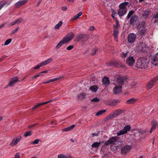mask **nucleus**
Here are the masks:
<instances>
[{
  "label": "nucleus",
  "instance_id": "obj_1",
  "mask_svg": "<svg viewBox=\"0 0 158 158\" xmlns=\"http://www.w3.org/2000/svg\"><path fill=\"white\" fill-rule=\"evenodd\" d=\"M150 50H138V53L141 56H145L139 58L136 62L137 66L139 68L146 69L148 66L149 58L151 56Z\"/></svg>",
  "mask_w": 158,
  "mask_h": 158
},
{
  "label": "nucleus",
  "instance_id": "obj_2",
  "mask_svg": "<svg viewBox=\"0 0 158 158\" xmlns=\"http://www.w3.org/2000/svg\"><path fill=\"white\" fill-rule=\"evenodd\" d=\"M74 36V34L73 32L70 33L64 37L59 42L56 46L57 48H59L64 44L70 41Z\"/></svg>",
  "mask_w": 158,
  "mask_h": 158
},
{
  "label": "nucleus",
  "instance_id": "obj_3",
  "mask_svg": "<svg viewBox=\"0 0 158 158\" xmlns=\"http://www.w3.org/2000/svg\"><path fill=\"white\" fill-rule=\"evenodd\" d=\"M128 4L129 3L128 2H126L119 5V9L118 12V14L120 16H122L126 14L127 10V7Z\"/></svg>",
  "mask_w": 158,
  "mask_h": 158
},
{
  "label": "nucleus",
  "instance_id": "obj_4",
  "mask_svg": "<svg viewBox=\"0 0 158 158\" xmlns=\"http://www.w3.org/2000/svg\"><path fill=\"white\" fill-rule=\"evenodd\" d=\"M145 23L144 22H142L138 26L139 30L137 34L139 35H144L147 31V29L144 27Z\"/></svg>",
  "mask_w": 158,
  "mask_h": 158
},
{
  "label": "nucleus",
  "instance_id": "obj_5",
  "mask_svg": "<svg viewBox=\"0 0 158 158\" xmlns=\"http://www.w3.org/2000/svg\"><path fill=\"white\" fill-rule=\"evenodd\" d=\"M158 81V76L152 78L146 85L147 89L148 90L152 88Z\"/></svg>",
  "mask_w": 158,
  "mask_h": 158
},
{
  "label": "nucleus",
  "instance_id": "obj_6",
  "mask_svg": "<svg viewBox=\"0 0 158 158\" xmlns=\"http://www.w3.org/2000/svg\"><path fill=\"white\" fill-rule=\"evenodd\" d=\"M127 78L126 76H119L117 78L116 81L118 84L122 85L127 82Z\"/></svg>",
  "mask_w": 158,
  "mask_h": 158
},
{
  "label": "nucleus",
  "instance_id": "obj_7",
  "mask_svg": "<svg viewBox=\"0 0 158 158\" xmlns=\"http://www.w3.org/2000/svg\"><path fill=\"white\" fill-rule=\"evenodd\" d=\"M52 58H50L40 63L39 64L37 65L36 66H35L34 68V69H38L40 67L44 65H46L48 63H49L52 61Z\"/></svg>",
  "mask_w": 158,
  "mask_h": 158
},
{
  "label": "nucleus",
  "instance_id": "obj_8",
  "mask_svg": "<svg viewBox=\"0 0 158 158\" xmlns=\"http://www.w3.org/2000/svg\"><path fill=\"white\" fill-rule=\"evenodd\" d=\"M118 139V137H112L105 143V144L106 145H108L109 144H114L117 141Z\"/></svg>",
  "mask_w": 158,
  "mask_h": 158
},
{
  "label": "nucleus",
  "instance_id": "obj_9",
  "mask_svg": "<svg viewBox=\"0 0 158 158\" xmlns=\"http://www.w3.org/2000/svg\"><path fill=\"white\" fill-rule=\"evenodd\" d=\"M130 126L127 125L124 127L123 129L119 131V132L117 133L118 136L120 135L126 134L127 131H129L131 130Z\"/></svg>",
  "mask_w": 158,
  "mask_h": 158
},
{
  "label": "nucleus",
  "instance_id": "obj_10",
  "mask_svg": "<svg viewBox=\"0 0 158 158\" xmlns=\"http://www.w3.org/2000/svg\"><path fill=\"white\" fill-rule=\"evenodd\" d=\"M136 34L134 33L130 34L128 36V41L130 43H133L135 40L136 37Z\"/></svg>",
  "mask_w": 158,
  "mask_h": 158
},
{
  "label": "nucleus",
  "instance_id": "obj_11",
  "mask_svg": "<svg viewBox=\"0 0 158 158\" xmlns=\"http://www.w3.org/2000/svg\"><path fill=\"white\" fill-rule=\"evenodd\" d=\"M21 138L22 137L20 136H18L16 138H14L10 143V145L13 146L16 145L20 141Z\"/></svg>",
  "mask_w": 158,
  "mask_h": 158
},
{
  "label": "nucleus",
  "instance_id": "obj_12",
  "mask_svg": "<svg viewBox=\"0 0 158 158\" xmlns=\"http://www.w3.org/2000/svg\"><path fill=\"white\" fill-rule=\"evenodd\" d=\"M131 147L130 145H125L121 149V153L123 155H126L131 149Z\"/></svg>",
  "mask_w": 158,
  "mask_h": 158
},
{
  "label": "nucleus",
  "instance_id": "obj_13",
  "mask_svg": "<svg viewBox=\"0 0 158 158\" xmlns=\"http://www.w3.org/2000/svg\"><path fill=\"white\" fill-rule=\"evenodd\" d=\"M27 2V0H20L16 2L14 5L16 8H18L22 6L25 4Z\"/></svg>",
  "mask_w": 158,
  "mask_h": 158
},
{
  "label": "nucleus",
  "instance_id": "obj_14",
  "mask_svg": "<svg viewBox=\"0 0 158 158\" xmlns=\"http://www.w3.org/2000/svg\"><path fill=\"white\" fill-rule=\"evenodd\" d=\"M54 101H55L54 99H51V100L49 101H48L45 102H41L39 103H38L37 105H36V106H35L33 107V108H32V110H35V109H36V108L40 107V106L41 105H43L44 104H47L48 103H49V102H53Z\"/></svg>",
  "mask_w": 158,
  "mask_h": 158
},
{
  "label": "nucleus",
  "instance_id": "obj_15",
  "mask_svg": "<svg viewBox=\"0 0 158 158\" xmlns=\"http://www.w3.org/2000/svg\"><path fill=\"white\" fill-rule=\"evenodd\" d=\"M19 81L17 77H13L10 79L8 85L10 86H13L15 84Z\"/></svg>",
  "mask_w": 158,
  "mask_h": 158
},
{
  "label": "nucleus",
  "instance_id": "obj_16",
  "mask_svg": "<svg viewBox=\"0 0 158 158\" xmlns=\"http://www.w3.org/2000/svg\"><path fill=\"white\" fill-rule=\"evenodd\" d=\"M152 63L155 65H158V53H156L152 58Z\"/></svg>",
  "mask_w": 158,
  "mask_h": 158
},
{
  "label": "nucleus",
  "instance_id": "obj_17",
  "mask_svg": "<svg viewBox=\"0 0 158 158\" xmlns=\"http://www.w3.org/2000/svg\"><path fill=\"white\" fill-rule=\"evenodd\" d=\"M135 62V59L133 56H129L126 60L127 64L130 66L133 65Z\"/></svg>",
  "mask_w": 158,
  "mask_h": 158
},
{
  "label": "nucleus",
  "instance_id": "obj_18",
  "mask_svg": "<svg viewBox=\"0 0 158 158\" xmlns=\"http://www.w3.org/2000/svg\"><path fill=\"white\" fill-rule=\"evenodd\" d=\"M152 127L150 131V132L152 133L153 130L156 128V127L158 125L157 122L155 120H153L151 123Z\"/></svg>",
  "mask_w": 158,
  "mask_h": 158
},
{
  "label": "nucleus",
  "instance_id": "obj_19",
  "mask_svg": "<svg viewBox=\"0 0 158 158\" xmlns=\"http://www.w3.org/2000/svg\"><path fill=\"white\" fill-rule=\"evenodd\" d=\"M138 18L136 15H133L130 20V24L133 25L137 21Z\"/></svg>",
  "mask_w": 158,
  "mask_h": 158
},
{
  "label": "nucleus",
  "instance_id": "obj_20",
  "mask_svg": "<svg viewBox=\"0 0 158 158\" xmlns=\"http://www.w3.org/2000/svg\"><path fill=\"white\" fill-rule=\"evenodd\" d=\"M102 82L104 85H108L110 83L109 78L107 77H104L102 79Z\"/></svg>",
  "mask_w": 158,
  "mask_h": 158
},
{
  "label": "nucleus",
  "instance_id": "obj_21",
  "mask_svg": "<svg viewBox=\"0 0 158 158\" xmlns=\"http://www.w3.org/2000/svg\"><path fill=\"white\" fill-rule=\"evenodd\" d=\"M122 87L121 86H116L113 89V92L116 94L119 93L122 89Z\"/></svg>",
  "mask_w": 158,
  "mask_h": 158
},
{
  "label": "nucleus",
  "instance_id": "obj_22",
  "mask_svg": "<svg viewBox=\"0 0 158 158\" xmlns=\"http://www.w3.org/2000/svg\"><path fill=\"white\" fill-rule=\"evenodd\" d=\"M137 101H138V99L134 98H131L127 100L126 102V103L127 104H133Z\"/></svg>",
  "mask_w": 158,
  "mask_h": 158
},
{
  "label": "nucleus",
  "instance_id": "obj_23",
  "mask_svg": "<svg viewBox=\"0 0 158 158\" xmlns=\"http://www.w3.org/2000/svg\"><path fill=\"white\" fill-rule=\"evenodd\" d=\"M136 47L138 48L142 49L146 48V45L144 43L140 42L137 44Z\"/></svg>",
  "mask_w": 158,
  "mask_h": 158
},
{
  "label": "nucleus",
  "instance_id": "obj_24",
  "mask_svg": "<svg viewBox=\"0 0 158 158\" xmlns=\"http://www.w3.org/2000/svg\"><path fill=\"white\" fill-rule=\"evenodd\" d=\"M125 110L122 109H118L114 112V113L116 117L125 112Z\"/></svg>",
  "mask_w": 158,
  "mask_h": 158
},
{
  "label": "nucleus",
  "instance_id": "obj_25",
  "mask_svg": "<svg viewBox=\"0 0 158 158\" xmlns=\"http://www.w3.org/2000/svg\"><path fill=\"white\" fill-rule=\"evenodd\" d=\"M116 116L114 112L113 113H111L109 114L108 116L106 117V120H105V121H106V120H108L110 119H112Z\"/></svg>",
  "mask_w": 158,
  "mask_h": 158
},
{
  "label": "nucleus",
  "instance_id": "obj_26",
  "mask_svg": "<svg viewBox=\"0 0 158 158\" xmlns=\"http://www.w3.org/2000/svg\"><path fill=\"white\" fill-rule=\"evenodd\" d=\"M75 127V125H73L71 126H69L68 127L65 128L64 129H63L62 130L63 131H69L73 129Z\"/></svg>",
  "mask_w": 158,
  "mask_h": 158
},
{
  "label": "nucleus",
  "instance_id": "obj_27",
  "mask_svg": "<svg viewBox=\"0 0 158 158\" xmlns=\"http://www.w3.org/2000/svg\"><path fill=\"white\" fill-rule=\"evenodd\" d=\"M98 88V87L97 85H94L90 87V89L93 92H96Z\"/></svg>",
  "mask_w": 158,
  "mask_h": 158
},
{
  "label": "nucleus",
  "instance_id": "obj_28",
  "mask_svg": "<svg viewBox=\"0 0 158 158\" xmlns=\"http://www.w3.org/2000/svg\"><path fill=\"white\" fill-rule=\"evenodd\" d=\"M77 37L79 39H82L83 38H85V40H88V38L86 37V35H85L84 34H78L77 35Z\"/></svg>",
  "mask_w": 158,
  "mask_h": 158
},
{
  "label": "nucleus",
  "instance_id": "obj_29",
  "mask_svg": "<svg viewBox=\"0 0 158 158\" xmlns=\"http://www.w3.org/2000/svg\"><path fill=\"white\" fill-rule=\"evenodd\" d=\"M85 96V93H80L79 94H78L77 96V98L78 99L81 100L84 98Z\"/></svg>",
  "mask_w": 158,
  "mask_h": 158
},
{
  "label": "nucleus",
  "instance_id": "obj_30",
  "mask_svg": "<svg viewBox=\"0 0 158 158\" xmlns=\"http://www.w3.org/2000/svg\"><path fill=\"white\" fill-rule=\"evenodd\" d=\"M62 23L63 22L61 21H60L58 24L55 26L54 29H59L60 27L62 26Z\"/></svg>",
  "mask_w": 158,
  "mask_h": 158
},
{
  "label": "nucleus",
  "instance_id": "obj_31",
  "mask_svg": "<svg viewBox=\"0 0 158 158\" xmlns=\"http://www.w3.org/2000/svg\"><path fill=\"white\" fill-rule=\"evenodd\" d=\"M101 143L100 142H94L91 145L92 147V148H98V147L100 145Z\"/></svg>",
  "mask_w": 158,
  "mask_h": 158
},
{
  "label": "nucleus",
  "instance_id": "obj_32",
  "mask_svg": "<svg viewBox=\"0 0 158 158\" xmlns=\"http://www.w3.org/2000/svg\"><path fill=\"white\" fill-rule=\"evenodd\" d=\"M106 110H100L96 113V115L97 116H99L104 113L105 112H106Z\"/></svg>",
  "mask_w": 158,
  "mask_h": 158
},
{
  "label": "nucleus",
  "instance_id": "obj_33",
  "mask_svg": "<svg viewBox=\"0 0 158 158\" xmlns=\"http://www.w3.org/2000/svg\"><path fill=\"white\" fill-rule=\"evenodd\" d=\"M119 102V101L118 100H114L111 102L110 105L111 106H115Z\"/></svg>",
  "mask_w": 158,
  "mask_h": 158
},
{
  "label": "nucleus",
  "instance_id": "obj_34",
  "mask_svg": "<svg viewBox=\"0 0 158 158\" xmlns=\"http://www.w3.org/2000/svg\"><path fill=\"white\" fill-rule=\"evenodd\" d=\"M149 14V12L148 11H144L142 13V15L143 17L146 18L148 17Z\"/></svg>",
  "mask_w": 158,
  "mask_h": 158
},
{
  "label": "nucleus",
  "instance_id": "obj_35",
  "mask_svg": "<svg viewBox=\"0 0 158 158\" xmlns=\"http://www.w3.org/2000/svg\"><path fill=\"white\" fill-rule=\"evenodd\" d=\"M119 32L117 29H114L113 30V35L114 36H118Z\"/></svg>",
  "mask_w": 158,
  "mask_h": 158
},
{
  "label": "nucleus",
  "instance_id": "obj_36",
  "mask_svg": "<svg viewBox=\"0 0 158 158\" xmlns=\"http://www.w3.org/2000/svg\"><path fill=\"white\" fill-rule=\"evenodd\" d=\"M134 12L133 10H131V11H130L129 12L128 14L126 17L127 19H129L130 18V17L134 13Z\"/></svg>",
  "mask_w": 158,
  "mask_h": 158
},
{
  "label": "nucleus",
  "instance_id": "obj_37",
  "mask_svg": "<svg viewBox=\"0 0 158 158\" xmlns=\"http://www.w3.org/2000/svg\"><path fill=\"white\" fill-rule=\"evenodd\" d=\"M31 131H27L26 132L24 135V136L25 137H27L28 136H30L31 135Z\"/></svg>",
  "mask_w": 158,
  "mask_h": 158
},
{
  "label": "nucleus",
  "instance_id": "obj_38",
  "mask_svg": "<svg viewBox=\"0 0 158 158\" xmlns=\"http://www.w3.org/2000/svg\"><path fill=\"white\" fill-rule=\"evenodd\" d=\"M23 21V19L21 18H18L15 20L17 24H19L20 23Z\"/></svg>",
  "mask_w": 158,
  "mask_h": 158
},
{
  "label": "nucleus",
  "instance_id": "obj_39",
  "mask_svg": "<svg viewBox=\"0 0 158 158\" xmlns=\"http://www.w3.org/2000/svg\"><path fill=\"white\" fill-rule=\"evenodd\" d=\"M116 25H114V29H117L120 26L118 21L117 20L116 23Z\"/></svg>",
  "mask_w": 158,
  "mask_h": 158
},
{
  "label": "nucleus",
  "instance_id": "obj_40",
  "mask_svg": "<svg viewBox=\"0 0 158 158\" xmlns=\"http://www.w3.org/2000/svg\"><path fill=\"white\" fill-rule=\"evenodd\" d=\"M12 41V39H9L6 41L5 42L4 45H6L8 44H10L11 41Z\"/></svg>",
  "mask_w": 158,
  "mask_h": 158
},
{
  "label": "nucleus",
  "instance_id": "obj_41",
  "mask_svg": "<svg viewBox=\"0 0 158 158\" xmlns=\"http://www.w3.org/2000/svg\"><path fill=\"white\" fill-rule=\"evenodd\" d=\"M128 53V52H127L125 53H124V52H123L121 54V56L122 57L125 58L127 56Z\"/></svg>",
  "mask_w": 158,
  "mask_h": 158
},
{
  "label": "nucleus",
  "instance_id": "obj_42",
  "mask_svg": "<svg viewBox=\"0 0 158 158\" xmlns=\"http://www.w3.org/2000/svg\"><path fill=\"white\" fill-rule=\"evenodd\" d=\"M58 158H68V157L65 155L59 154L58 156Z\"/></svg>",
  "mask_w": 158,
  "mask_h": 158
},
{
  "label": "nucleus",
  "instance_id": "obj_43",
  "mask_svg": "<svg viewBox=\"0 0 158 158\" xmlns=\"http://www.w3.org/2000/svg\"><path fill=\"white\" fill-rule=\"evenodd\" d=\"M62 77H59L57 78H54L52 79H51V82H54L55 81H56L57 80H59L61 79Z\"/></svg>",
  "mask_w": 158,
  "mask_h": 158
},
{
  "label": "nucleus",
  "instance_id": "obj_44",
  "mask_svg": "<svg viewBox=\"0 0 158 158\" xmlns=\"http://www.w3.org/2000/svg\"><path fill=\"white\" fill-rule=\"evenodd\" d=\"M91 101L92 102H97L99 101L100 100L97 98H95L92 99Z\"/></svg>",
  "mask_w": 158,
  "mask_h": 158
},
{
  "label": "nucleus",
  "instance_id": "obj_45",
  "mask_svg": "<svg viewBox=\"0 0 158 158\" xmlns=\"http://www.w3.org/2000/svg\"><path fill=\"white\" fill-rule=\"evenodd\" d=\"M40 141V140L39 139H37L35 140L34 141L32 142L31 143V144H37L39 143V142Z\"/></svg>",
  "mask_w": 158,
  "mask_h": 158
},
{
  "label": "nucleus",
  "instance_id": "obj_46",
  "mask_svg": "<svg viewBox=\"0 0 158 158\" xmlns=\"http://www.w3.org/2000/svg\"><path fill=\"white\" fill-rule=\"evenodd\" d=\"M18 30V28L17 27L16 28H15L14 30H13L12 31V32H11V34H14L15 33L17 32Z\"/></svg>",
  "mask_w": 158,
  "mask_h": 158
},
{
  "label": "nucleus",
  "instance_id": "obj_47",
  "mask_svg": "<svg viewBox=\"0 0 158 158\" xmlns=\"http://www.w3.org/2000/svg\"><path fill=\"white\" fill-rule=\"evenodd\" d=\"M153 18L154 19H158V13H156L153 15Z\"/></svg>",
  "mask_w": 158,
  "mask_h": 158
},
{
  "label": "nucleus",
  "instance_id": "obj_48",
  "mask_svg": "<svg viewBox=\"0 0 158 158\" xmlns=\"http://www.w3.org/2000/svg\"><path fill=\"white\" fill-rule=\"evenodd\" d=\"M7 3V2L6 1H4L3 3L1 4H0V5L2 7H3L5 5H6V4Z\"/></svg>",
  "mask_w": 158,
  "mask_h": 158
},
{
  "label": "nucleus",
  "instance_id": "obj_49",
  "mask_svg": "<svg viewBox=\"0 0 158 158\" xmlns=\"http://www.w3.org/2000/svg\"><path fill=\"white\" fill-rule=\"evenodd\" d=\"M7 3V2L6 1H4L3 3L1 4H0V5L2 7H3L5 5H6V4Z\"/></svg>",
  "mask_w": 158,
  "mask_h": 158
},
{
  "label": "nucleus",
  "instance_id": "obj_50",
  "mask_svg": "<svg viewBox=\"0 0 158 158\" xmlns=\"http://www.w3.org/2000/svg\"><path fill=\"white\" fill-rule=\"evenodd\" d=\"M73 47L74 46L73 45H70L66 49H71L73 48Z\"/></svg>",
  "mask_w": 158,
  "mask_h": 158
},
{
  "label": "nucleus",
  "instance_id": "obj_51",
  "mask_svg": "<svg viewBox=\"0 0 158 158\" xmlns=\"http://www.w3.org/2000/svg\"><path fill=\"white\" fill-rule=\"evenodd\" d=\"M14 158H20L19 153H17L15 155V157Z\"/></svg>",
  "mask_w": 158,
  "mask_h": 158
},
{
  "label": "nucleus",
  "instance_id": "obj_52",
  "mask_svg": "<svg viewBox=\"0 0 158 158\" xmlns=\"http://www.w3.org/2000/svg\"><path fill=\"white\" fill-rule=\"evenodd\" d=\"M61 9L63 11H66L67 9V8L66 6H63L61 7Z\"/></svg>",
  "mask_w": 158,
  "mask_h": 158
},
{
  "label": "nucleus",
  "instance_id": "obj_53",
  "mask_svg": "<svg viewBox=\"0 0 158 158\" xmlns=\"http://www.w3.org/2000/svg\"><path fill=\"white\" fill-rule=\"evenodd\" d=\"M50 82H51V80H47L46 81L43 82V84H46L49 83Z\"/></svg>",
  "mask_w": 158,
  "mask_h": 158
},
{
  "label": "nucleus",
  "instance_id": "obj_54",
  "mask_svg": "<svg viewBox=\"0 0 158 158\" xmlns=\"http://www.w3.org/2000/svg\"><path fill=\"white\" fill-rule=\"evenodd\" d=\"M16 24V21H15L12 22L11 23V24H10V27H11L12 26H13L15 24Z\"/></svg>",
  "mask_w": 158,
  "mask_h": 158
},
{
  "label": "nucleus",
  "instance_id": "obj_55",
  "mask_svg": "<svg viewBox=\"0 0 158 158\" xmlns=\"http://www.w3.org/2000/svg\"><path fill=\"white\" fill-rule=\"evenodd\" d=\"M82 14V13L81 12H80L78 14H77L76 15L77 16L78 18Z\"/></svg>",
  "mask_w": 158,
  "mask_h": 158
},
{
  "label": "nucleus",
  "instance_id": "obj_56",
  "mask_svg": "<svg viewBox=\"0 0 158 158\" xmlns=\"http://www.w3.org/2000/svg\"><path fill=\"white\" fill-rule=\"evenodd\" d=\"M78 18V17L77 16V15H76L74 16L73 18H72L71 19L72 20H74Z\"/></svg>",
  "mask_w": 158,
  "mask_h": 158
},
{
  "label": "nucleus",
  "instance_id": "obj_57",
  "mask_svg": "<svg viewBox=\"0 0 158 158\" xmlns=\"http://www.w3.org/2000/svg\"><path fill=\"white\" fill-rule=\"evenodd\" d=\"M40 75H41L39 74H38V75L34 76L32 77V79L35 78H36L38 77H39V76H40Z\"/></svg>",
  "mask_w": 158,
  "mask_h": 158
},
{
  "label": "nucleus",
  "instance_id": "obj_58",
  "mask_svg": "<svg viewBox=\"0 0 158 158\" xmlns=\"http://www.w3.org/2000/svg\"><path fill=\"white\" fill-rule=\"evenodd\" d=\"M97 50H94V51H93L91 53V54L92 55H93L95 54L96 53V51Z\"/></svg>",
  "mask_w": 158,
  "mask_h": 158
},
{
  "label": "nucleus",
  "instance_id": "obj_59",
  "mask_svg": "<svg viewBox=\"0 0 158 158\" xmlns=\"http://www.w3.org/2000/svg\"><path fill=\"white\" fill-rule=\"evenodd\" d=\"M94 27L93 26L89 28V30L90 31H92L94 30Z\"/></svg>",
  "mask_w": 158,
  "mask_h": 158
},
{
  "label": "nucleus",
  "instance_id": "obj_60",
  "mask_svg": "<svg viewBox=\"0 0 158 158\" xmlns=\"http://www.w3.org/2000/svg\"><path fill=\"white\" fill-rule=\"evenodd\" d=\"M36 124H32V125H30V126H29L28 127L29 128H31V127H33L34 126H35L36 125Z\"/></svg>",
  "mask_w": 158,
  "mask_h": 158
},
{
  "label": "nucleus",
  "instance_id": "obj_61",
  "mask_svg": "<svg viewBox=\"0 0 158 158\" xmlns=\"http://www.w3.org/2000/svg\"><path fill=\"white\" fill-rule=\"evenodd\" d=\"M114 39H115V40L117 42L118 41V36H114Z\"/></svg>",
  "mask_w": 158,
  "mask_h": 158
},
{
  "label": "nucleus",
  "instance_id": "obj_62",
  "mask_svg": "<svg viewBox=\"0 0 158 158\" xmlns=\"http://www.w3.org/2000/svg\"><path fill=\"white\" fill-rule=\"evenodd\" d=\"M41 2V0H39L37 3V5L39 6Z\"/></svg>",
  "mask_w": 158,
  "mask_h": 158
},
{
  "label": "nucleus",
  "instance_id": "obj_63",
  "mask_svg": "<svg viewBox=\"0 0 158 158\" xmlns=\"http://www.w3.org/2000/svg\"><path fill=\"white\" fill-rule=\"evenodd\" d=\"M4 26V24H3L1 25H0V29L2 28Z\"/></svg>",
  "mask_w": 158,
  "mask_h": 158
},
{
  "label": "nucleus",
  "instance_id": "obj_64",
  "mask_svg": "<svg viewBox=\"0 0 158 158\" xmlns=\"http://www.w3.org/2000/svg\"><path fill=\"white\" fill-rule=\"evenodd\" d=\"M48 70H45V71H44L41 72V73H48Z\"/></svg>",
  "mask_w": 158,
  "mask_h": 158
}]
</instances>
